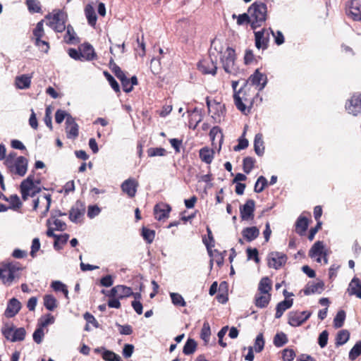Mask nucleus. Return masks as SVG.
Instances as JSON below:
<instances>
[{
    "label": "nucleus",
    "instance_id": "obj_58",
    "mask_svg": "<svg viewBox=\"0 0 361 361\" xmlns=\"http://www.w3.org/2000/svg\"><path fill=\"white\" fill-rule=\"evenodd\" d=\"M104 75L106 77V80L109 82L112 89L116 92H120V86L117 81L114 79V78L107 71L104 72Z\"/></svg>",
    "mask_w": 361,
    "mask_h": 361
},
{
    "label": "nucleus",
    "instance_id": "obj_1",
    "mask_svg": "<svg viewBox=\"0 0 361 361\" xmlns=\"http://www.w3.org/2000/svg\"><path fill=\"white\" fill-rule=\"evenodd\" d=\"M20 191L23 201H27L30 197H33L32 209L37 211L38 209H44L42 216H46L49 210L51 195L49 193L42 192L39 188L34 184V176L30 175L23 180L20 185Z\"/></svg>",
    "mask_w": 361,
    "mask_h": 361
},
{
    "label": "nucleus",
    "instance_id": "obj_9",
    "mask_svg": "<svg viewBox=\"0 0 361 361\" xmlns=\"http://www.w3.org/2000/svg\"><path fill=\"white\" fill-rule=\"evenodd\" d=\"M288 257L286 254L279 252H271L267 258V264L270 268L279 269L283 267L287 262Z\"/></svg>",
    "mask_w": 361,
    "mask_h": 361
},
{
    "label": "nucleus",
    "instance_id": "obj_37",
    "mask_svg": "<svg viewBox=\"0 0 361 361\" xmlns=\"http://www.w3.org/2000/svg\"><path fill=\"white\" fill-rule=\"evenodd\" d=\"M254 149L258 156H262L264 152L263 136L261 133L257 134L255 137Z\"/></svg>",
    "mask_w": 361,
    "mask_h": 361
},
{
    "label": "nucleus",
    "instance_id": "obj_5",
    "mask_svg": "<svg viewBox=\"0 0 361 361\" xmlns=\"http://www.w3.org/2000/svg\"><path fill=\"white\" fill-rule=\"evenodd\" d=\"M45 18L47 20V25L56 32H63L66 30L68 15L61 9H54L49 13Z\"/></svg>",
    "mask_w": 361,
    "mask_h": 361
},
{
    "label": "nucleus",
    "instance_id": "obj_20",
    "mask_svg": "<svg viewBox=\"0 0 361 361\" xmlns=\"http://www.w3.org/2000/svg\"><path fill=\"white\" fill-rule=\"evenodd\" d=\"M81 53V58L83 61H93L97 59V56L93 47L89 43H83L79 47Z\"/></svg>",
    "mask_w": 361,
    "mask_h": 361
},
{
    "label": "nucleus",
    "instance_id": "obj_27",
    "mask_svg": "<svg viewBox=\"0 0 361 361\" xmlns=\"http://www.w3.org/2000/svg\"><path fill=\"white\" fill-rule=\"evenodd\" d=\"M259 235V230L256 226L246 227L242 231V235L247 242L256 239Z\"/></svg>",
    "mask_w": 361,
    "mask_h": 361
},
{
    "label": "nucleus",
    "instance_id": "obj_59",
    "mask_svg": "<svg viewBox=\"0 0 361 361\" xmlns=\"http://www.w3.org/2000/svg\"><path fill=\"white\" fill-rule=\"evenodd\" d=\"M36 47H37L42 51L47 53L50 47L47 41L43 40L42 38L33 39Z\"/></svg>",
    "mask_w": 361,
    "mask_h": 361
},
{
    "label": "nucleus",
    "instance_id": "obj_19",
    "mask_svg": "<svg viewBox=\"0 0 361 361\" xmlns=\"http://www.w3.org/2000/svg\"><path fill=\"white\" fill-rule=\"evenodd\" d=\"M139 186L138 181L135 178H130L126 180L121 184V190L123 192L127 194L129 197H134L137 192V187Z\"/></svg>",
    "mask_w": 361,
    "mask_h": 361
},
{
    "label": "nucleus",
    "instance_id": "obj_4",
    "mask_svg": "<svg viewBox=\"0 0 361 361\" xmlns=\"http://www.w3.org/2000/svg\"><path fill=\"white\" fill-rule=\"evenodd\" d=\"M247 11L251 16L252 29L253 30L262 26L267 18V7L262 2H254L249 7Z\"/></svg>",
    "mask_w": 361,
    "mask_h": 361
},
{
    "label": "nucleus",
    "instance_id": "obj_29",
    "mask_svg": "<svg viewBox=\"0 0 361 361\" xmlns=\"http://www.w3.org/2000/svg\"><path fill=\"white\" fill-rule=\"evenodd\" d=\"M309 225V220L307 217L300 215L295 222V232L300 235H304Z\"/></svg>",
    "mask_w": 361,
    "mask_h": 361
},
{
    "label": "nucleus",
    "instance_id": "obj_51",
    "mask_svg": "<svg viewBox=\"0 0 361 361\" xmlns=\"http://www.w3.org/2000/svg\"><path fill=\"white\" fill-rule=\"evenodd\" d=\"M233 18H237V24L238 25H243L245 24H250V26L252 27V19L251 16L249 13H243L237 16L235 14L233 15Z\"/></svg>",
    "mask_w": 361,
    "mask_h": 361
},
{
    "label": "nucleus",
    "instance_id": "obj_34",
    "mask_svg": "<svg viewBox=\"0 0 361 361\" xmlns=\"http://www.w3.org/2000/svg\"><path fill=\"white\" fill-rule=\"evenodd\" d=\"M324 284L322 281L307 284L304 293L305 295H310L314 293H321L324 290Z\"/></svg>",
    "mask_w": 361,
    "mask_h": 361
},
{
    "label": "nucleus",
    "instance_id": "obj_13",
    "mask_svg": "<svg viewBox=\"0 0 361 361\" xmlns=\"http://www.w3.org/2000/svg\"><path fill=\"white\" fill-rule=\"evenodd\" d=\"M346 14L355 21H361V3L359 0H350L346 3Z\"/></svg>",
    "mask_w": 361,
    "mask_h": 361
},
{
    "label": "nucleus",
    "instance_id": "obj_57",
    "mask_svg": "<svg viewBox=\"0 0 361 361\" xmlns=\"http://www.w3.org/2000/svg\"><path fill=\"white\" fill-rule=\"evenodd\" d=\"M166 154V151L162 147H150L147 149V155L149 157L159 156L163 157Z\"/></svg>",
    "mask_w": 361,
    "mask_h": 361
},
{
    "label": "nucleus",
    "instance_id": "obj_15",
    "mask_svg": "<svg viewBox=\"0 0 361 361\" xmlns=\"http://www.w3.org/2000/svg\"><path fill=\"white\" fill-rule=\"evenodd\" d=\"M255 208V202L252 200H247L245 204L240 207V214L242 220H253Z\"/></svg>",
    "mask_w": 361,
    "mask_h": 361
},
{
    "label": "nucleus",
    "instance_id": "obj_39",
    "mask_svg": "<svg viewBox=\"0 0 361 361\" xmlns=\"http://www.w3.org/2000/svg\"><path fill=\"white\" fill-rule=\"evenodd\" d=\"M197 345L194 339L188 338L183 346V353L186 355L193 354L197 349Z\"/></svg>",
    "mask_w": 361,
    "mask_h": 361
},
{
    "label": "nucleus",
    "instance_id": "obj_48",
    "mask_svg": "<svg viewBox=\"0 0 361 361\" xmlns=\"http://www.w3.org/2000/svg\"><path fill=\"white\" fill-rule=\"evenodd\" d=\"M255 163L254 158L251 157H245L243 161V171L247 174L249 173L254 168Z\"/></svg>",
    "mask_w": 361,
    "mask_h": 361
},
{
    "label": "nucleus",
    "instance_id": "obj_61",
    "mask_svg": "<svg viewBox=\"0 0 361 361\" xmlns=\"http://www.w3.org/2000/svg\"><path fill=\"white\" fill-rule=\"evenodd\" d=\"M55 319L51 314H47L45 316L42 317L39 320V325L41 327H46L47 326L51 324L54 322Z\"/></svg>",
    "mask_w": 361,
    "mask_h": 361
},
{
    "label": "nucleus",
    "instance_id": "obj_38",
    "mask_svg": "<svg viewBox=\"0 0 361 361\" xmlns=\"http://www.w3.org/2000/svg\"><path fill=\"white\" fill-rule=\"evenodd\" d=\"M207 238L206 237H204L202 238L203 243L205 245L207 251L209 253L212 252V248L214 247L215 245V240L212 232V230L209 227H207Z\"/></svg>",
    "mask_w": 361,
    "mask_h": 361
},
{
    "label": "nucleus",
    "instance_id": "obj_21",
    "mask_svg": "<svg viewBox=\"0 0 361 361\" xmlns=\"http://www.w3.org/2000/svg\"><path fill=\"white\" fill-rule=\"evenodd\" d=\"M21 308V304L16 298H11L4 312L7 318H11L16 315Z\"/></svg>",
    "mask_w": 361,
    "mask_h": 361
},
{
    "label": "nucleus",
    "instance_id": "obj_14",
    "mask_svg": "<svg viewBox=\"0 0 361 361\" xmlns=\"http://www.w3.org/2000/svg\"><path fill=\"white\" fill-rule=\"evenodd\" d=\"M197 68L204 75L211 74L215 75L216 74V62L214 61L210 57L200 61L197 64Z\"/></svg>",
    "mask_w": 361,
    "mask_h": 361
},
{
    "label": "nucleus",
    "instance_id": "obj_7",
    "mask_svg": "<svg viewBox=\"0 0 361 361\" xmlns=\"http://www.w3.org/2000/svg\"><path fill=\"white\" fill-rule=\"evenodd\" d=\"M312 312L309 311H291L288 314V323L294 327L301 326L311 316Z\"/></svg>",
    "mask_w": 361,
    "mask_h": 361
},
{
    "label": "nucleus",
    "instance_id": "obj_45",
    "mask_svg": "<svg viewBox=\"0 0 361 361\" xmlns=\"http://www.w3.org/2000/svg\"><path fill=\"white\" fill-rule=\"evenodd\" d=\"M25 4L28 11L32 13H40L42 11L41 4L39 0H26Z\"/></svg>",
    "mask_w": 361,
    "mask_h": 361
},
{
    "label": "nucleus",
    "instance_id": "obj_16",
    "mask_svg": "<svg viewBox=\"0 0 361 361\" xmlns=\"http://www.w3.org/2000/svg\"><path fill=\"white\" fill-rule=\"evenodd\" d=\"M133 292L132 288L123 285H117L113 287L108 296L109 298H118V299H123L132 296Z\"/></svg>",
    "mask_w": 361,
    "mask_h": 361
},
{
    "label": "nucleus",
    "instance_id": "obj_23",
    "mask_svg": "<svg viewBox=\"0 0 361 361\" xmlns=\"http://www.w3.org/2000/svg\"><path fill=\"white\" fill-rule=\"evenodd\" d=\"M66 31L64 37L63 41L68 44H76L80 42L79 38L77 37L76 33L74 30L73 27L68 24L66 26Z\"/></svg>",
    "mask_w": 361,
    "mask_h": 361
},
{
    "label": "nucleus",
    "instance_id": "obj_26",
    "mask_svg": "<svg viewBox=\"0 0 361 361\" xmlns=\"http://www.w3.org/2000/svg\"><path fill=\"white\" fill-rule=\"evenodd\" d=\"M209 137L212 141V145L214 146L216 145L215 141L217 140L219 143V150L221 147V145L224 140V135L221 128L219 126L213 127L209 132Z\"/></svg>",
    "mask_w": 361,
    "mask_h": 361
},
{
    "label": "nucleus",
    "instance_id": "obj_53",
    "mask_svg": "<svg viewBox=\"0 0 361 361\" xmlns=\"http://www.w3.org/2000/svg\"><path fill=\"white\" fill-rule=\"evenodd\" d=\"M258 59H261L260 56H258L257 58L254 54L252 50L251 49H246L245 56H244V63L245 65H250L253 63H257L258 62Z\"/></svg>",
    "mask_w": 361,
    "mask_h": 361
},
{
    "label": "nucleus",
    "instance_id": "obj_52",
    "mask_svg": "<svg viewBox=\"0 0 361 361\" xmlns=\"http://www.w3.org/2000/svg\"><path fill=\"white\" fill-rule=\"evenodd\" d=\"M345 319V312L344 310H340L337 312L334 319V326L335 328H341L344 324Z\"/></svg>",
    "mask_w": 361,
    "mask_h": 361
},
{
    "label": "nucleus",
    "instance_id": "obj_3",
    "mask_svg": "<svg viewBox=\"0 0 361 361\" xmlns=\"http://www.w3.org/2000/svg\"><path fill=\"white\" fill-rule=\"evenodd\" d=\"M23 269L18 262H2L0 264V279L4 285L9 286L20 278Z\"/></svg>",
    "mask_w": 361,
    "mask_h": 361
},
{
    "label": "nucleus",
    "instance_id": "obj_42",
    "mask_svg": "<svg viewBox=\"0 0 361 361\" xmlns=\"http://www.w3.org/2000/svg\"><path fill=\"white\" fill-rule=\"evenodd\" d=\"M85 12L88 23L91 26H94L97 22V16L94 8L91 6L88 5L85 7Z\"/></svg>",
    "mask_w": 361,
    "mask_h": 361
},
{
    "label": "nucleus",
    "instance_id": "obj_22",
    "mask_svg": "<svg viewBox=\"0 0 361 361\" xmlns=\"http://www.w3.org/2000/svg\"><path fill=\"white\" fill-rule=\"evenodd\" d=\"M66 123L67 125V137L71 139L76 138L78 136V125L75 121V119L71 116H68Z\"/></svg>",
    "mask_w": 361,
    "mask_h": 361
},
{
    "label": "nucleus",
    "instance_id": "obj_60",
    "mask_svg": "<svg viewBox=\"0 0 361 361\" xmlns=\"http://www.w3.org/2000/svg\"><path fill=\"white\" fill-rule=\"evenodd\" d=\"M361 355V342L356 343L349 353V359L355 360Z\"/></svg>",
    "mask_w": 361,
    "mask_h": 361
},
{
    "label": "nucleus",
    "instance_id": "obj_24",
    "mask_svg": "<svg viewBox=\"0 0 361 361\" xmlns=\"http://www.w3.org/2000/svg\"><path fill=\"white\" fill-rule=\"evenodd\" d=\"M347 290L350 295H355L361 299V281L358 278L354 277L351 280Z\"/></svg>",
    "mask_w": 361,
    "mask_h": 361
},
{
    "label": "nucleus",
    "instance_id": "obj_32",
    "mask_svg": "<svg viewBox=\"0 0 361 361\" xmlns=\"http://www.w3.org/2000/svg\"><path fill=\"white\" fill-rule=\"evenodd\" d=\"M293 301L292 299L286 300L279 302L276 307L275 318L279 319L283 315V312L290 308L293 305Z\"/></svg>",
    "mask_w": 361,
    "mask_h": 361
},
{
    "label": "nucleus",
    "instance_id": "obj_49",
    "mask_svg": "<svg viewBox=\"0 0 361 361\" xmlns=\"http://www.w3.org/2000/svg\"><path fill=\"white\" fill-rule=\"evenodd\" d=\"M268 181L265 177L263 176H260L255 183V192L259 193L262 192L264 188L267 186Z\"/></svg>",
    "mask_w": 361,
    "mask_h": 361
},
{
    "label": "nucleus",
    "instance_id": "obj_54",
    "mask_svg": "<svg viewBox=\"0 0 361 361\" xmlns=\"http://www.w3.org/2000/svg\"><path fill=\"white\" fill-rule=\"evenodd\" d=\"M26 331L24 328H14V333L12 336L11 342L22 341L25 339Z\"/></svg>",
    "mask_w": 361,
    "mask_h": 361
},
{
    "label": "nucleus",
    "instance_id": "obj_17",
    "mask_svg": "<svg viewBox=\"0 0 361 361\" xmlns=\"http://www.w3.org/2000/svg\"><path fill=\"white\" fill-rule=\"evenodd\" d=\"M171 211L169 204L164 202H159L154 207V218L158 221L167 219Z\"/></svg>",
    "mask_w": 361,
    "mask_h": 361
},
{
    "label": "nucleus",
    "instance_id": "obj_47",
    "mask_svg": "<svg viewBox=\"0 0 361 361\" xmlns=\"http://www.w3.org/2000/svg\"><path fill=\"white\" fill-rule=\"evenodd\" d=\"M102 357L105 361H122L121 357L114 352L104 349Z\"/></svg>",
    "mask_w": 361,
    "mask_h": 361
},
{
    "label": "nucleus",
    "instance_id": "obj_36",
    "mask_svg": "<svg viewBox=\"0 0 361 361\" xmlns=\"http://www.w3.org/2000/svg\"><path fill=\"white\" fill-rule=\"evenodd\" d=\"M122 85V87L124 92L128 93L133 90V86L137 85V78L136 76H133L131 78L125 77L123 79L120 80Z\"/></svg>",
    "mask_w": 361,
    "mask_h": 361
},
{
    "label": "nucleus",
    "instance_id": "obj_64",
    "mask_svg": "<svg viewBox=\"0 0 361 361\" xmlns=\"http://www.w3.org/2000/svg\"><path fill=\"white\" fill-rule=\"evenodd\" d=\"M295 357V353L293 349L286 348L282 351L283 361H293Z\"/></svg>",
    "mask_w": 361,
    "mask_h": 361
},
{
    "label": "nucleus",
    "instance_id": "obj_55",
    "mask_svg": "<svg viewBox=\"0 0 361 361\" xmlns=\"http://www.w3.org/2000/svg\"><path fill=\"white\" fill-rule=\"evenodd\" d=\"M170 296L174 305L180 307H185L186 305V302L180 294L171 293Z\"/></svg>",
    "mask_w": 361,
    "mask_h": 361
},
{
    "label": "nucleus",
    "instance_id": "obj_11",
    "mask_svg": "<svg viewBox=\"0 0 361 361\" xmlns=\"http://www.w3.org/2000/svg\"><path fill=\"white\" fill-rule=\"evenodd\" d=\"M245 82H247V85H250L251 87L256 86L258 88V90L260 91L266 86L267 83V77L265 74L262 73L257 68Z\"/></svg>",
    "mask_w": 361,
    "mask_h": 361
},
{
    "label": "nucleus",
    "instance_id": "obj_46",
    "mask_svg": "<svg viewBox=\"0 0 361 361\" xmlns=\"http://www.w3.org/2000/svg\"><path fill=\"white\" fill-rule=\"evenodd\" d=\"M210 336V326L208 322H204L200 332V338L204 341L205 344H207L209 341Z\"/></svg>",
    "mask_w": 361,
    "mask_h": 361
},
{
    "label": "nucleus",
    "instance_id": "obj_2",
    "mask_svg": "<svg viewBox=\"0 0 361 361\" xmlns=\"http://www.w3.org/2000/svg\"><path fill=\"white\" fill-rule=\"evenodd\" d=\"M255 94V90L252 89V87L247 85V82H244L243 85L233 94L237 109L243 114H248L253 106Z\"/></svg>",
    "mask_w": 361,
    "mask_h": 361
},
{
    "label": "nucleus",
    "instance_id": "obj_35",
    "mask_svg": "<svg viewBox=\"0 0 361 361\" xmlns=\"http://www.w3.org/2000/svg\"><path fill=\"white\" fill-rule=\"evenodd\" d=\"M2 196L4 200L10 203V206L8 207L9 209L13 210H18L22 207V202L18 195H11L8 197L4 195H2Z\"/></svg>",
    "mask_w": 361,
    "mask_h": 361
},
{
    "label": "nucleus",
    "instance_id": "obj_33",
    "mask_svg": "<svg viewBox=\"0 0 361 361\" xmlns=\"http://www.w3.org/2000/svg\"><path fill=\"white\" fill-rule=\"evenodd\" d=\"M32 76L28 75H21L16 78V85L17 88L23 90L27 89L31 85Z\"/></svg>",
    "mask_w": 361,
    "mask_h": 361
},
{
    "label": "nucleus",
    "instance_id": "obj_41",
    "mask_svg": "<svg viewBox=\"0 0 361 361\" xmlns=\"http://www.w3.org/2000/svg\"><path fill=\"white\" fill-rule=\"evenodd\" d=\"M32 39L42 38L45 36L44 30V20H40L36 25V27L32 30Z\"/></svg>",
    "mask_w": 361,
    "mask_h": 361
},
{
    "label": "nucleus",
    "instance_id": "obj_8",
    "mask_svg": "<svg viewBox=\"0 0 361 361\" xmlns=\"http://www.w3.org/2000/svg\"><path fill=\"white\" fill-rule=\"evenodd\" d=\"M348 114L357 116L361 114V93H354L345 104Z\"/></svg>",
    "mask_w": 361,
    "mask_h": 361
},
{
    "label": "nucleus",
    "instance_id": "obj_31",
    "mask_svg": "<svg viewBox=\"0 0 361 361\" xmlns=\"http://www.w3.org/2000/svg\"><path fill=\"white\" fill-rule=\"evenodd\" d=\"M324 246L322 241H317L309 251V256L312 258L318 257L317 261L320 262V257L323 254Z\"/></svg>",
    "mask_w": 361,
    "mask_h": 361
},
{
    "label": "nucleus",
    "instance_id": "obj_18",
    "mask_svg": "<svg viewBox=\"0 0 361 361\" xmlns=\"http://www.w3.org/2000/svg\"><path fill=\"white\" fill-rule=\"evenodd\" d=\"M85 212V206L81 201H76L69 212V219L77 223L83 216Z\"/></svg>",
    "mask_w": 361,
    "mask_h": 361
},
{
    "label": "nucleus",
    "instance_id": "obj_43",
    "mask_svg": "<svg viewBox=\"0 0 361 361\" xmlns=\"http://www.w3.org/2000/svg\"><path fill=\"white\" fill-rule=\"evenodd\" d=\"M44 305L48 310L52 311L57 307V301L52 295H45Z\"/></svg>",
    "mask_w": 361,
    "mask_h": 361
},
{
    "label": "nucleus",
    "instance_id": "obj_56",
    "mask_svg": "<svg viewBox=\"0 0 361 361\" xmlns=\"http://www.w3.org/2000/svg\"><path fill=\"white\" fill-rule=\"evenodd\" d=\"M110 68L114 75L120 80L126 77L121 68L116 63H115L113 60H111L110 61Z\"/></svg>",
    "mask_w": 361,
    "mask_h": 361
},
{
    "label": "nucleus",
    "instance_id": "obj_12",
    "mask_svg": "<svg viewBox=\"0 0 361 361\" xmlns=\"http://www.w3.org/2000/svg\"><path fill=\"white\" fill-rule=\"evenodd\" d=\"M269 29L263 28L260 31L255 32V47L258 49H267L269 47Z\"/></svg>",
    "mask_w": 361,
    "mask_h": 361
},
{
    "label": "nucleus",
    "instance_id": "obj_10",
    "mask_svg": "<svg viewBox=\"0 0 361 361\" xmlns=\"http://www.w3.org/2000/svg\"><path fill=\"white\" fill-rule=\"evenodd\" d=\"M27 159L23 156H20L16 159L15 162L11 164V167L7 168L11 173L19 176H24L27 170Z\"/></svg>",
    "mask_w": 361,
    "mask_h": 361
},
{
    "label": "nucleus",
    "instance_id": "obj_63",
    "mask_svg": "<svg viewBox=\"0 0 361 361\" xmlns=\"http://www.w3.org/2000/svg\"><path fill=\"white\" fill-rule=\"evenodd\" d=\"M246 252L248 259H253L256 263L259 262V252L257 248L248 247Z\"/></svg>",
    "mask_w": 361,
    "mask_h": 361
},
{
    "label": "nucleus",
    "instance_id": "obj_6",
    "mask_svg": "<svg viewBox=\"0 0 361 361\" xmlns=\"http://www.w3.org/2000/svg\"><path fill=\"white\" fill-rule=\"evenodd\" d=\"M221 63L224 70L230 74H234L236 72V54L235 51L232 47H227L225 52L221 56Z\"/></svg>",
    "mask_w": 361,
    "mask_h": 361
},
{
    "label": "nucleus",
    "instance_id": "obj_40",
    "mask_svg": "<svg viewBox=\"0 0 361 361\" xmlns=\"http://www.w3.org/2000/svg\"><path fill=\"white\" fill-rule=\"evenodd\" d=\"M350 338V333L348 330H341L336 337V345L340 346L345 344Z\"/></svg>",
    "mask_w": 361,
    "mask_h": 361
},
{
    "label": "nucleus",
    "instance_id": "obj_28",
    "mask_svg": "<svg viewBox=\"0 0 361 361\" xmlns=\"http://www.w3.org/2000/svg\"><path fill=\"white\" fill-rule=\"evenodd\" d=\"M199 156L202 161L210 164L214 157V151L208 147H204L199 151Z\"/></svg>",
    "mask_w": 361,
    "mask_h": 361
},
{
    "label": "nucleus",
    "instance_id": "obj_62",
    "mask_svg": "<svg viewBox=\"0 0 361 361\" xmlns=\"http://www.w3.org/2000/svg\"><path fill=\"white\" fill-rule=\"evenodd\" d=\"M264 340L262 334H259L255 339L254 348L257 353L261 352L264 349Z\"/></svg>",
    "mask_w": 361,
    "mask_h": 361
},
{
    "label": "nucleus",
    "instance_id": "obj_30",
    "mask_svg": "<svg viewBox=\"0 0 361 361\" xmlns=\"http://www.w3.org/2000/svg\"><path fill=\"white\" fill-rule=\"evenodd\" d=\"M271 294L256 293L255 296V305L259 308H265L270 302Z\"/></svg>",
    "mask_w": 361,
    "mask_h": 361
},
{
    "label": "nucleus",
    "instance_id": "obj_50",
    "mask_svg": "<svg viewBox=\"0 0 361 361\" xmlns=\"http://www.w3.org/2000/svg\"><path fill=\"white\" fill-rule=\"evenodd\" d=\"M142 236L143 239L149 244L152 243L155 237V231L146 227L142 228Z\"/></svg>",
    "mask_w": 361,
    "mask_h": 361
},
{
    "label": "nucleus",
    "instance_id": "obj_44",
    "mask_svg": "<svg viewBox=\"0 0 361 361\" xmlns=\"http://www.w3.org/2000/svg\"><path fill=\"white\" fill-rule=\"evenodd\" d=\"M288 341V337L283 332L277 333L274 337V344L278 348L283 346Z\"/></svg>",
    "mask_w": 361,
    "mask_h": 361
},
{
    "label": "nucleus",
    "instance_id": "obj_25",
    "mask_svg": "<svg viewBox=\"0 0 361 361\" xmlns=\"http://www.w3.org/2000/svg\"><path fill=\"white\" fill-rule=\"evenodd\" d=\"M271 280L267 276L262 278L259 282L257 293L260 294H271Z\"/></svg>",
    "mask_w": 361,
    "mask_h": 361
}]
</instances>
